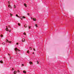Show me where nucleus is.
I'll use <instances>...</instances> for the list:
<instances>
[{
	"label": "nucleus",
	"instance_id": "obj_19",
	"mask_svg": "<svg viewBox=\"0 0 74 74\" xmlns=\"http://www.w3.org/2000/svg\"><path fill=\"white\" fill-rule=\"evenodd\" d=\"M9 27H11V26L10 25H9Z\"/></svg>",
	"mask_w": 74,
	"mask_h": 74
},
{
	"label": "nucleus",
	"instance_id": "obj_18",
	"mask_svg": "<svg viewBox=\"0 0 74 74\" xmlns=\"http://www.w3.org/2000/svg\"><path fill=\"white\" fill-rule=\"evenodd\" d=\"M29 26V29H30L31 28V27H30V26Z\"/></svg>",
	"mask_w": 74,
	"mask_h": 74
},
{
	"label": "nucleus",
	"instance_id": "obj_22",
	"mask_svg": "<svg viewBox=\"0 0 74 74\" xmlns=\"http://www.w3.org/2000/svg\"><path fill=\"white\" fill-rule=\"evenodd\" d=\"M20 25H21V24H19V23H18V25H19V26H20Z\"/></svg>",
	"mask_w": 74,
	"mask_h": 74
},
{
	"label": "nucleus",
	"instance_id": "obj_4",
	"mask_svg": "<svg viewBox=\"0 0 74 74\" xmlns=\"http://www.w3.org/2000/svg\"><path fill=\"white\" fill-rule=\"evenodd\" d=\"M29 63L30 64H33V63L32 62H29Z\"/></svg>",
	"mask_w": 74,
	"mask_h": 74
},
{
	"label": "nucleus",
	"instance_id": "obj_13",
	"mask_svg": "<svg viewBox=\"0 0 74 74\" xmlns=\"http://www.w3.org/2000/svg\"><path fill=\"white\" fill-rule=\"evenodd\" d=\"M8 42L9 43H11V41H8Z\"/></svg>",
	"mask_w": 74,
	"mask_h": 74
},
{
	"label": "nucleus",
	"instance_id": "obj_36",
	"mask_svg": "<svg viewBox=\"0 0 74 74\" xmlns=\"http://www.w3.org/2000/svg\"><path fill=\"white\" fill-rule=\"evenodd\" d=\"M31 19H33V17H31Z\"/></svg>",
	"mask_w": 74,
	"mask_h": 74
},
{
	"label": "nucleus",
	"instance_id": "obj_7",
	"mask_svg": "<svg viewBox=\"0 0 74 74\" xmlns=\"http://www.w3.org/2000/svg\"><path fill=\"white\" fill-rule=\"evenodd\" d=\"M23 73H26V71H23Z\"/></svg>",
	"mask_w": 74,
	"mask_h": 74
},
{
	"label": "nucleus",
	"instance_id": "obj_34",
	"mask_svg": "<svg viewBox=\"0 0 74 74\" xmlns=\"http://www.w3.org/2000/svg\"><path fill=\"white\" fill-rule=\"evenodd\" d=\"M12 70H14V68H12Z\"/></svg>",
	"mask_w": 74,
	"mask_h": 74
},
{
	"label": "nucleus",
	"instance_id": "obj_12",
	"mask_svg": "<svg viewBox=\"0 0 74 74\" xmlns=\"http://www.w3.org/2000/svg\"><path fill=\"white\" fill-rule=\"evenodd\" d=\"M35 26H36V27H37L38 26H37V24H35Z\"/></svg>",
	"mask_w": 74,
	"mask_h": 74
},
{
	"label": "nucleus",
	"instance_id": "obj_32",
	"mask_svg": "<svg viewBox=\"0 0 74 74\" xmlns=\"http://www.w3.org/2000/svg\"><path fill=\"white\" fill-rule=\"evenodd\" d=\"M8 56H10V54H8Z\"/></svg>",
	"mask_w": 74,
	"mask_h": 74
},
{
	"label": "nucleus",
	"instance_id": "obj_27",
	"mask_svg": "<svg viewBox=\"0 0 74 74\" xmlns=\"http://www.w3.org/2000/svg\"><path fill=\"white\" fill-rule=\"evenodd\" d=\"M10 15L11 16H12V14H10Z\"/></svg>",
	"mask_w": 74,
	"mask_h": 74
},
{
	"label": "nucleus",
	"instance_id": "obj_26",
	"mask_svg": "<svg viewBox=\"0 0 74 74\" xmlns=\"http://www.w3.org/2000/svg\"><path fill=\"white\" fill-rule=\"evenodd\" d=\"M37 64H38V61H37Z\"/></svg>",
	"mask_w": 74,
	"mask_h": 74
},
{
	"label": "nucleus",
	"instance_id": "obj_20",
	"mask_svg": "<svg viewBox=\"0 0 74 74\" xmlns=\"http://www.w3.org/2000/svg\"><path fill=\"white\" fill-rule=\"evenodd\" d=\"M27 53H29V51H27Z\"/></svg>",
	"mask_w": 74,
	"mask_h": 74
},
{
	"label": "nucleus",
	"instance_id": "obj_6",
	"mask_svg": "<svg viewBox=\"0 0 74 74\" xmlns=\"http://www.w3.org/2000/svg\"><path fill=\"white\" fill-rule=\"evenodd\" d=\"M25 27H27V25H25L24 26Z\"/></svg>",
	"mask_w": 74,
	"mask_h": 74
},
{
	"label": "nucleus",
	"instance_id": "obj_30",
	"mask_svg": "<svg viewBox=\"0 0 74 74\" xmlns=\"http://www.w3.org/2000/svg\"><path fill=\"white\" fill-rule=\"evenodd\" d=\"M1 37H3V35H1Z\"/></svg>",
	"mask_w": 74,
	"mask_h": 74
},
{
	"label": "nucleus",
	"instance_id": "obj_10",
	"mask_svg": "<svg viewBox=\"0 0 74 74\" xmlns=\"http://www.w3.org/2000/svg\"><path fill=\"white\" fill-rule=\"evenodd\" d=\"M0 62L1 63H3V61H2V60H1L0 61Z\"/></svg>",
	"mask_w": 74,
	"mask_h": 74
},
{
	"label": "nucleus",
	"instance_id": "obj_38",
	"mask_svg": "<svg viewBox=\"0 0 74 74\" xmlns=\"http://www.w3.org/2000/svg\"><path fill=\"white\" fill-rule=\"evenodd\" d=\"M22 66H24V65L23 64H22Z\"/></svg>",
	"mask_w": 74,
	"mask_h": 74
},
{
	"label": "nucleus",
	"instance_id": "obj_39",
	"mask_svg": "<svg viewBox=\"0 0 74 74\" xmlns=\"http://www.w3.org/2000/svg\"><path fill=\"white\" fill-rule=\"evenodd\" d=\"M4 58H5V57H4Z\"/></svg>",
	"mask_w": 74,
	"mask_h": 74
},
{
	"label": "nucleus",
	"instance_id": "obj_33",
	"mask_svg": "<svg viewBox=\"0 0 74 74\" xmlns=\"http://www.w3.org/2000/svg\"><path fill=\"white\" fill-rule=\"evenodd\" d=\"M16 45H18V43H16Z\"/></svg>",
	"mask_w": 74,
	"mask_h": 74
},
{
	"label": "nucleus",
	"instance_id": "obj_40",
	"mask_svg": "<svg viewBox=\"0 0 74 74\" xmlns=\"http://www.w3.org/2000/svg\"><path fill=\"white\" fill-rule=\"evenodd\" d=\"M33 54H34V52L33 53Z\"/></svg>",
	"mask_w": 74,
	"mask_h": 74
},
{
	"label": "nucleus",
	"instance_id": "obj_37",
	"mask_svg": "<svg viewBox=\"0 0 74 74\" xmlns=\"http://www.w3.org/2000/svg\"><path fill=\"white\" fill-rule=\"evenodd\" d=\"M34 51H35V49H34Z\"/></svg>",
	"mask_w": 74,
	"mask_h": 74
},
{
	"label": "nucleus",
	"instance_id": "obj_35",
	"mask_svg": "<svg viewBox=\"0 0 74 74\" xmlns=\"http://www.w3.org/2000/svg\"><path fill=\"white\" fill-rule=\"evenodd\" d=\"M9 32H11V30H9Z\"/></svg>",
	"mask_w": 74,
	"mask_h": 74
},
{
	"label": "nucleus",
	"instance_id": "obj_23",
	"mask_svg": "<svg viewBox=\"0 0 74 74\" xmlns=\"http://www.w3.org/2000/svg\"><path fill=\"white\" fill-rule=\"evenodd\" d=\"M2 44H3V45H5V43L3 42V43H2Z\"/></svg>",
	"mask_w": 74,
	"mask_h": 74
},
{
	"label": "nucleus",
	"instance_id": "obj_14",
	"mask_svg": "<svg viewBox=\"0 0 74 74\" xmlns=\"http://www.w3.org/2000/svg\"><path fill=\"white\" fill-rule=\"evenodd\" d=\"M10 1L8 2V3L9 4H10Z\"/></svg>",
	"mask_w": 74,
	"mask_h": 74
},
{
	"label": "nucleus",
	"instance_id": "obj_2",
	"mask_svg": "<svg viewBox=\"0 0 74 74\" xmlns=\"http://www.w3.org/2000/svg\"><path fill=\"white\" fill-rule=\"evenodd\" d=\"M25 40V39L24 38H23L22 40V41L23 42H24Z\"/></svg>",
	"mask_w": 74,
	"mask_h": 74
},
{
	"label": "nucleus",
	"instance_id": "obj_31",
	"mask_svg": "<svg viewBox=\"0 0 74 74\" xmlns=\"http://www.w3.org/2000/svg\"><path fill=\"white\" fill-rule=\"evenodd\" d=\"M10 59H11V57H10Z\"/></svg>",
	"mask_w": 74,
	"mask_h": 74
},
{
	"label": "nucleus",
	"instance_id": "obj_24",
	"mask_svg": "<svg viewBox=\"0 0 74 74\" xmlns=\"http://www.w3.org/2000/svg\"><path fill=\"white\" fill-rule=\"evenodd\" d=\"M30 49L31 50L32 49V47H30Z\"/></svg>",
	"mask_w": 74,
	"mask_h": 74
},
{
	"label": "nucleus",
	"instance_id": "obj_11",
	"mask_svg": "<svg viewBox=\"0 0 74 74\" xmlns=\"http://www.w3.org/2000/svg\"><path fill=\"white\" fill-rule=\"evenodd\" d=\"M16 71H15L14 72V74H16Z\"/></svg>",
	"mask_w": 74,
	"mask_h": 74
},
{
	"label": "nucleus",
	"instance_id": "obj_28",
	"mask_svg": "<svg viewBox=\"0 0 74 74\" xmlns=\"http://www.w3.org/2000/svg\"><path fill=\"white\" fill-rule=\"evenodd\" d=\"M19 71H17V72L18 73H19Z\"/></svg>",
	"mask_w": 74,
	"mask_h": 74
},
{
	"label": "nucleus",
	"instance_id": "obj_1",
	"mask_svg": "<svg viewBox=\"0 0 74 74\" xmlns=\"http://www.w3.org/2000/svg\"><path fill=\"white\" fill-rule=\"evenodd\" d=\"M14 49H15V51H16V52H15V53H16V54H17V53H16V52H18V51H20V50H18V49H17L16 48H15Z\"/></svg>",
	"mask_w": 74,
	"mask_h": 74
},
{
	"label": "nucleus",
	"instance_id": "obj_41",
	"mask_svg": "<svg viewBox=\"0 0 74 74\" xmlns=\"http://www.w3.org/2000/svg\"><path fill=\"white\" fill-rule=\"evenodd\" d=\"M0 51H1V50L0 49Z\"/></svg>",
	"mask_w": 74,
	"mask_h": 74
},
{
	"label": "nucleus",
	"instance_id": "obj_25",
	"mask_svg": "<svg viewBox=\"0 0 74 74\" xmlns=\"http://www.w3.org/2000/svg\"><path fill=\"white\" fill-rule=\"evenodd\" d=\"M24 35H26V33H25V32H24Z\"/></svg>",
	"mask_w": 74,
	"mask_h": 74
},
{
	"label": "nucleus",
	"instance_id": "obj_29",
	"mask_svg": "<svg viewBox=\"0 0 74 74\" xmlns=\"http://www.w3.org/2000/svg\"><path fill=\"white\" fill-rule=\"evenodd\" d=\"M27 14L29 16V13H27Z\"/></svg>",
	"mask_w": 74,
	"mask_h": 74
},
{
	"label": "nucleus",
	"instance_id": "obj_17",
	"mask_svg": "<svg viewBox=\"0 0 74 74\" xmlns=\"http://www.w3.org/2000/svg\"><path fill=\"white\" fill-rule=\"evenodd\" d=\"M16 16H17V17H18L19 18V16H18V15L16 14Z\"/></svg>",
	"mask_w": 74,
	"mask_h": 74
},
{
	"label": "nucleus",
	"instance_id": "obj_9",
	"mask_svg": "<svg viewBox=\"0 0 74 74\" xmlns=\"http://www.w3.org/2000/svg\"><path fill=\"white\" fill-rule=\"evenodd\" d=\"M24 5H25V6L26 7H27V6H26V4L24 3Z\"/></svg>",
	"mask_w": 74,
	"mask_h": 74
},
{
	"label": "nucleus",
	"instance_id": "obj_3",
	"mask_svg": "<svg viewBox=\"0 0 74 74\" xmlns=\"http://www.w3.org/2000/svg\"><path fill=\"white\" fill-rule=\"evenodd\" d=\"M33 20L34 21H36V19L35 18H33Z\"/></svg>",
	"mask_w": 74,
	"mask_h": 74
},
{
	"label": "nucleus",
	"instance_id": "obj_15",
	"mask_svg": "<svg viewBox=\"0 0 74 74\" xmlns=\"http://www.w3.org/2000/svg\"><path fill=\"white\" fill-rule=\"evenodd\" d=\"M8 41V40H6V42H7Z\"/></svg>",
	"mask_w": 74,
	"mask_h": 74
},
{
	"label": "nucleus",
	"instance_id": "obj_5",
	"mask_svg": "<svg viewBox=\"0 0 74 74\" xmlns=\"http://www.w3.org/2000/svg\"><path fill=\"white\" fill-rule=\"evenodd\" d=\"M7 27H8V26H6V27H7V28L6 29V31H8V28H7Z\"/></svg>",
	"mask_w": 74,
	"mask_h": 74
},
{
	"label": "nucleus",
	"instance_id": "obj_21",
	"mask_svg": "<svg viewBox=\"0 0 74 74\" xmlns=\"http://www.w3.org/2000/svg\"><path fill=\"white\" fill-rule=\"evenodd\" d=\"M23 18H25L26 17L24 16H23Z\"/></svg>",
	"mask_w": 74,
	"mask_h": 74
},
{
	"label": "nucleus",
	"instance_id": "obj_8",
	"mask_svg": "<svg viewBox=\"0 0 74 74\" xmlns=\"http://www.w3.org/2000/svg\"><path fill=\"white\" fill-rule=\"evenodd\" d=\"M8 7L9 8H11V6L10 5H8Z\"/></svg>",
	"mask_w": 74,
	"mask_h": 74
},
{
	"label": "nucleus",
	"instance_id": "obj_16",
	"mask_svg": "<svg viewBox=\"0 0 74 74\" xmlns=\"http://www.w3.org/2000/svg\"><path fill=\"white\" fill-rule=\"evenodd\" d=\"M16 6H15V5H14V8H16Z\"/></svg>",
	"mask_w": 74,
	"mask_h": 74
}]
</instances>
